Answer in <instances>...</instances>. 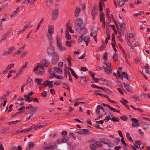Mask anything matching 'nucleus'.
Segmentation results:
<instances>
[{
	"label": "nucleus",
	"instance_id": "f257e3e1",
	"mask_svg": "<svg viewBox=\"0 0 150 150\" xmlns=\"http://www.w3.org/2000/svg\"><path fill=\"white\" fill-rule=\"evenodd\" d=\"M76 26L80 28L79 29H77V31L82 34H85L86 30L85 28V24L83 23L82 20L79 18L77 19L76 21Z\"/></svg>",
	"mask_w": 150,
	"mask_h": 150
},
{
	"label": "nucleus",
	"instance_id": "f03ea898",
	"mask_svg": "<svg viewBox=\"0 0 150 150\" xmlns=\"http://www.w3.org/2000/svg\"><path fill=\"white\" fill-rule=\"evenodd\" d=\"M58 35H57L56 36V40L57 42V46L59 48L61 51H63L66 50L65 48L62 47L61 41L60 38L59 37H58Z\"/></svg>",
	"mask_w": 150,
	"mask_h": 150
},
{
	"label": "nucleus",
	"instance_id": "7ed1b4c3",
	"mask_svg": "<svg viewBox=\"0 0 150 150\" xmlns=\"http://www.w3.org/2000/svg\"><path fill=\"white\" fill-rule=\"evenodd\" d=\"M15 50V48L13 47H12L9 48L8 50H5L4 51L2 56H4L7 55H10L13 51Z\"/></svg>",
	"mask_w": 150,
	"mask_h": 150
},
{
	"label": "nucleus",
	"instance_id": "20e7f679",
	"mask_svg": "<svg viewBox=\"0 0 150 150\" xmlns=\"http://www.w3.org/2000/svg\"><path fill=\"white\" fill-rule=\"evenodd\" d=\"M59 14V11L57 9L53 10L52 11V19L53 20H56L58 17Z\"/></svg>",
	"mask_w": 150,
	"mask_h": 150
},
{
	"label": "nucleus",
	"instance_id": "39448f33",
	"mask_svg": "<svg viewBox=\"0 0 150 150\" xmlns=\"http://www.w3.org/2000/svg\"><path fill=\"white\" fill-rule=\"evenodd\" d=\"M54 52L55 50L53 46L51 45L47 49V52L48 54L49 55H52L55 53Z\"/></svg>",
	"mask_w": 150,
	"mask_h": 150
},
{
	"label": "nucleus",
	"instance_id": "423d86ee",
	"mask_svg": "<svg viewBox=\"0 0 150 150\" xmlns=\"http://www.w3.org/2000/svg\"><path fill=\"white\" fill-rule=\"evenodd\" d=\"M53 144L51 146H50L47 147H46L44 148V149L45 150H53L54 149H56L57 148V146L56 144L55 143H52Z\"/></svg>",
	"mask_w": 150,
	"mask_h": 150
},
{
	"label": "nucleus",
	"instance_id": "0eeeda50",
	"mask_svg": "<svg viewBox=\"0 0 150 150\" xmlns=\"http://www.w3.org/2000/svg\"><path fill=\"white\" fill-rule=\"evenodd\" d=\"M80 83L82 85H85L87 83V80L85 76H80Z\"/></svg>",
	"mask_w": 150,
	"mask_h": 150
},
{
	"label": "nucleus",
	"instance_id": "6e6552de",
	"mask_svg": "<svg viewBox=\"0 0 150 150\" xmlns=\"http://www.w3.org/2000/svg\"><path fill=\"white\" fill-rule=\"evenodd\" d=\"M104 106H107L108 108L111 110H112L114 112H116L117 113H120V111L119 110H117L114 108L112 107L109 105L107 104L104 103H103L102 104Z\"/></svg>",
	"mask_w": 150,
	"mask_h": 150
},
{
	"label": "nucleus",
	"instance_id": "1a4fd4ad",
	"mask_svg": "<svg viewBox=\"0 0 150 150\" xmlns=\"http://www.w3.org/2000/svg\"><path fill=\"white\" fill-rule=\"evenodd\" d=\"M122 100H120V102L122 104H123L128 109H130L129 106L127 105L126 104V103H128V102L125 99L122 98Z\"/></svg>",
	"mask_w": 150,
	"mask_h": 150
},
{
	"label": "nucleus",
	"instance_id": "9d476101",
	"mask_svg": "<svg viewBox=\"0 0 150 150\" xmlns=\"http://www.w3.org/2000/svg\"><path fill=\"white\" fill-rule=\"evenodd\" d=\"M131 120L134 123H136V125H135L134 123L132 124V126L133 127H137L139 126V125L138 123V120L135 118H132L131 119Z\"/></svg>",
	"mask_w": 150,
	"mask_h": 150
},
{
	"label": "nucleus",
	"instance_id": "9b49d317",
	"mask_svg": "<svg viewBox=\"0 0 150 150\" xmlns=\"http://www.w3.org/2000/svg\"><path fill=\"white\" fill-rule=\"evenodd\" d=\"M28 145V148H26V150H32L34 147L35 144L32 142H29Z\"/></svg>",
	"mask_w": 150,
	"mask_h": 150
},
{
	"label": "nucleus",
	"instance_id": "f8f14e48",
	"mask_svg": "<svg viewBox=\"0 0 150 150\" xmlns=\"http://www.w3.org/2000/svg\"><path fill=\"white\" fill-rule=\"evenodd\" d=\"M100 22L102 21L103 25L104 24L105 25V21L104 17V13L103 12H101L100 13Z\"/></svg>",
	"mask_w": 150,
	"mask_h": 150
},
{
	"label": "nucleus",
	"instance_id": "ddd939ff",
	"mask_svg": "<svg viewBox=\"0 0 150 150\" xmlns=\"http://www.w3.org/2000/svg\"><path fill=\"white\" fill-rule=\"evenodd\" d=\"M124 87L126 88L127 91L130 92H132L133 90L131 87L129 85L126 84L125 82L124 83Z\"/></svg>",
	"mask_w": 150,
	"mask_h": 150
},
{
	"label": "nucleus",
	"instance_id": "4468645a",
	"mask_svg": "<svg viewBox=\"0 0 150 150\" xmlns=\"http://www.w3.org/2000/svg\"><path fill=\"white\" fill-rule=\"evenodd\" d=\"M52 55V60H54L56 62H58L59 60V56L58 55L57 53L55 52Z\"/></svg>",
	"mask_w": 150,
	"mask_h": 150
},
{
	"label": "nucleus",
	"instance_id": "2eb2a0df",
	"mask_svg": "<svg viewBox=\"0 0 150 150\" xmlns=\"http://www.w3.org/2000/svg\"><path fill=\"white\" fill-rule=\"evenodd\" d=\"M128 0H117L119 5L120 7H122L125 4V2H127Z\"/></svg>",
	"mask_w": 150,
	"mask_h": 150
},
{
	"label": "nucleus",
	"instance_id": "dca6fc26",
	"mask_svg": "<svg viewBox=\"0 0 150 150\" xmlns=\"http://www.w3.org/2000/svg\"><path fill=\"white\" fill-rule=\"evenodd\" d=\"M80 11V8L79 6H77L74 11L75 16L76 17H77L78 16Z\"/></svg>",
	"mask_w": 150,
	"mask_h": 150
},
{
	"label": "nucleus",
	"instance_id": "f3484780",
	"mask_svg": "<svg viewBox=\"0 0 150 150\" xmlns=\"http://www.w3.org/2000/svg\"><path fill=\"white\" fill-rule=\"evenodd\" d=\"M28 63V62H26L25 63V64L22 66L20 69H19L18 73L19 74H21L23 70L25 68L27 67V65Z\"/></svg>",
	"mask_w": 150,
	"mask_h": 150
},
{
	"label": "nucleus",
	"instance_id": "a211bd4d",
	"mask_svg": "<svg viewBox=\"0 0 150 150\" xmlns=\"http://www.w3.org/2000/svg\"><path fill=\"white\" fill-rule=\"evenodd\" d=\"M35 82L38 85H42V83L43 82V79L42 78H35Z\"/></svg>",
	"mask_w": 150,
	"mask_h": 150
},
{
	"label": "nucleus",
	"instance_id": "6ab92c4d",
	"mask_svg": "<svg viewBox=\"0 0 150 150\" xmlns=\"http://www.w3.org/2000/svg\"><path fill=\"white\" fill-rule=\"evenodd\" d=\"M68 69H70L71 71V72L72 75L76 79L78 78V76L76 74V73L70 67H69Z\"/></svg>",
	"mask_w": 150,
	"mask_h": 150
},
{
	"label": "nucleus",
	"instance_id": "aec40b11",
	"mask_svg": "<svg viewBox=\"0 0 150 150\" xmlns=\"http://www.w3.org/2000/svg\"><path fill=\"white\" fill-rule=\"evenodd\" d=\"M42 63L43 66L45 67H47L49 64V62L48 60L45 59H43L42 62Z\"/></svg>",
	"mask_w": 150,
	"mask_h": 150
},
{
	"label": "nucleus",
	"instance_id": "412c9836",
	"mask_svg": "<svg viewBox=\"0 0 150 150\" xmlns=\"http://www.w3.org/2000/svg\"><path fill=\"white\" fill-rule=\"evenodd\" d=\"M103 68L104 69V71L107 74H110L111 73L112 71L110 68L108 69L106 67L103 66Z\"/></svg>",
	"mask_w": 150,
	"mask_h": 150
},
{
	"label": "nucleus",
	"instance_id": "4be33fe9",
	"mask_svg": "<svg viewBox=\"0 0 150 150\" xmlns=\"http://www.w3.org/2000/svg\"><path fill=\"white\" fill-rule=\"evenodd\" d=\"M48 33L50 34H52L54 33V29L53 26L51 25L48 27Z\"/></svg>",
	"mask_w": 150,
	"mask_h": 150
},
{
	"label": "nucleus",
	"instance_id": "5701e85b",
	"mask_svg": "<svg viewBox=\"0 0 150 150\" xmlns=\"http://www.w3.org/2000/svg\"><path fill=\"white\" fill-rule=\"evenodd\" d=\"M54 71L57 73L62 74V70L60 68L57 67H55L54 68Z\"/></svg>",
	"mask_w": 150,
	"mask_h": 150
},
{
	"label": "nucleus",
	"instance_id": "b1692460",
	"mask_svg": "<svg viewBox=\"0 0 150 150\" xmlns=\"http://www.w3.org/2000/svg\"><path fill=\"white\" fill-rule=\"evenodd\" d=\"M69 137H65L64 139H63L61 140H58L57 141L59 143H67Z\"/></svg>",
	"mask_w": 150,
	"mask_h": 150
},
{
	"label": "nucleus",
	"instance_id": "393cba45",
	"mask_svg": "<svg viewBox=\"0 0 150 150\" xmlns=\"http://www.w3.org/2000/svg\"><path fill=\"white\" fill-rule=\"evenodd\" d=\"M100 141H101L102 143L104 144H107L108 143L110 142V141L109 140L107 139L103 138L100 139Z\"/></svg>",
	"mask_w": 150,
	"mask_h": 150
},
{
	"label": "nucleus",
	"instance_id": "a878e982",
	"mask_svg": "<svg viewBox=\"0 0 150 150\" xmlns=\"http://www.w3.org/2000/svg\"><path fill=\"white\" fill-rule=\"evenodd\" d=\"M19 7L17 8V9L16 10L12 13L11 14L10 17L12 18L14 16L16 15L18 12L19 11Z\"/></svg>",
	"mask_w": 150,
	"mask_h": 150
},
{
	"label": "nucleus",
	"instance_id": "bb28decb",
	"mask_svg": "<svg viewBox=\"0 0 150 150\" xmlns=\"http://www.w3.org/2000/svg\"><path fill=\"white\" fill-rule=\"evenodd\" d=\"M125 23L122 22L121 23L120 25V30L121 31H125Z\"/></svg>",
	"mask_w": 150,
	"mask_h": 150
},
{
	"label": "nucleus",
	"instance_id": "cd10ccee",
	"mask_svg": "<svg viewBox=\"0 0 150 150\" xmlns=\"http://www.w3.org/2000/svg\"><path fill=\"white\" fill-rule=\"evenodd\" d=\"M94 143L96 145V146H97L98 147H101L103 146V145L100 141H96Z\"/></svg>",
	"mask_w": 150,
	"mask_h": 150
},
{
	"label": "nucleus",
	"instance_id": "c85d7f7f",
	"mask_svg": "<svg viewBox=\"0 0 150 150\" xmlns=\"http://www.w3.org/2000/svg\"><path fill=\"white\" fill-rule=\"evenodd\" d=\"M83 41H84L85 42L86 45H88L90 41L89 37L87 36L84 37V39L83 40Z\"/></svg>",
	"mask_w": 150,
	"mask_h": 150
},
{
	"label": "nucleus",
	"instance_id": "c756f323",
	"mask_svg": "<svg viewBox=\"0 0 150 150\" xmlns=\"http://www.w3.org/2000/svg\"><path fill=\"white\" fill-rule=\"evenodd\" d=\"M38 109V107H33L32 109L29 110L27 112L29 113H30L35 111H36Z\"/></svg>",
	"mask_w": 150,
	"mask_h": 150
},
{
	"label": "nucleus",
	"instance_id": "7c9ffc66",
	"mask_svg": "<svg viewBox=\"0 0 150 150\" xmlns=\"http://www.w3.org/2000/svg\"><path fill=\"white\" fill-rule=\"evenodd\" d=\"M29 26L26 25L21 30L19 31L18 33V35L21 34L22 33L25 32L27 28Z\"/></svg>",
	"mask_w": 150,
	"mask_h": 150
},
{
	"label": "nucleus",
	"instance_id": "2f4dec72",
	"mask_svg": "<svg viewBox=\"0 0 150 150\" xmlns=\"http://www.w3.org/2000/svg\"><path fill=\"white\" fill-rule=\"evenodd\" d=\"M89 148L91 150H96V146L94 143L93 144L90 145Z\"/></svg>",
	"mask_w": 150,
	"mask_h": 150
},
{
	"label": "nucleus",
	"instance_id": "473e14b6",
	"mask_svg": "<svg viewBox=\"0 0 150 150\" xmlns=\"http://www.w3.org/2000/svg\"><path fill=\"white\" fill-rule=\"evenodd\" d=\"M126 137L130 141L133 142V140L131 138L129 132H127L126 133Z\"/></svg>",
	"mask_w": 150,
	"mask_h": 150
},
{
	"label": "nucleus",
	"instance_id": "72a5a7b5",
	"mask_svg": "<svg viewBox=\"0 0 150 150\" xmlns=\"http://www.w3.org/2000/svg\"><path fill=\"white\" fill-rule=\"evenodd\" d=\"M104 44L102 45L96 51L98 52V51H102L103 50H104L106 47V45L104 44V42H103Z\"/></svg>",
	"mask_w": 150,
	"mask_h": 150
},
{
	"label": "nucleus",
	"instance_id": "f704fd0d",
	"mask_svg": "<svg viewBox=\"0 0 150 150\" xmlns=\"http://www.w3.org/2000/svg\"><path fill=\"white\" fill-rule=\"evenodd\" d=\"M98 13V11H92L91 12V14L92 17L94 18L97 16Z\"/></svg>",
	"mask_w": 150,
	"mask_h": 150
},
{
	"label": "nucleus",
	"instance_id": "c9c22d12",
	"mask_svg": "<svg viewBox=\"0 0 150 150\" xmlns=\"http://www.w3.org/2000/svg\"><path fill=\"white\" fill-rule=\"evenodd\" d=\"M72 43H73V42H72V41H71V40L70 41H67L66 42L65 45L69 47H71V44H72Z\"/></svg>",
	"mask_w": 150,
	"mask_h": 150
},
{
	"label": "nucleus",
	"instance_id": "e433bc0d",
	"mask_svg": "<svg viewBox=\"0 0 150 150\" xmlns=\"http://www.w3.org/2000/svg\"><path fill=\"white\" fill-rule=\"evenodd\" d=\"M84 39V36L83 35H81V36H80L78 37V40L79 42V43L81 42L82 41H83V40Z\"/></svg>",
	"mask_w": 150,
	"mask_h": 150
},
{
	"label": "nucleus",
	"instance_id": "4c0bfd02",
	"mask_svg": "<svg viewBox=\"0 0 150 150\" xmlns=\"http://www.w3.org/2000/svg\"><path fill=\"white\" fill-rule=\"evenodd\" d=\"M117 76L118 78H120L121 80H123V77L121 74V72L119 71H117Z\"/></svg>",
	"mask_w": 150,
	"mask_h": 150
},
{
	"label": "nucleus",
	"instance_id": "58836bf2",
	"mask_svg": "<svg viewBox=\"0 0 150 150\" xmlns=\"http://www.w3.org/2000/svg\"><path fill=\"white\" fill-rule=\"evenodd\" d=\"M102 2L101 0H100L99 4V11L101 12L103 11L102 6Z\"/></svg>",
	"mask_w": 150,
	"mask_h": 150
},
{
	"label": "nucleus",
	"instance_id": "ea45409f",
	"mask_svg": "<svg viewBox=\"0 0 150 150\" xmlns=\"http://www.w3.org/2000/svg\"><path fill=\"white\" fill-rule=\"evenodd\" d=\"M53 0H46L47 4V6H51L52 4Z\"/></svg>",
	"mask_w": 150,
	"mask_h": 150
},
{
	"label": "nucleus",
	"instance_id": "a19ab883",
	"mask_svg": "<svg viewBox=\"0 0 150 150\" xmlns=\"http://www.w3.org/2000/svg\"><path fill=\"white\" fill-rule=\"evenodd\" d=\"M66 35L65 36L67 39L68 40H69L71 39V35L69 34V32H67V30L65 32Z\"/></svg>",
	"mask_w": 150,
	"mask_h": 150
},
{
	"label": "nucleus",
	"instance_id": "79ce46f5",
	"mask_svg": "<svg viewBox=\"0 0 150 150\" xmlns=\"http://www.w3.org/2000/svg\"><path fill=\"white\" fill-rule=\"evenodd\" d=\"M49 80H46V81H43V83H42V85H44L45 86H47L49 85Z\"/></svg>",
	"mask_w": 150,
	"mask_h": 150
},
{
	"label": "nucleus",
	"instance_id": "37998d69",
	"mask_svg": "<svg viewBox=\"0 0 150 150\" xmlns=\"http://www.w3.org/2000/svg\"><path fill=\"white\" fill-rule=\"evenodd\" d=\"M53 81H49V85H48V87L49 88H52L54 87V86L53 84Z\"/></svg>",
	"mask_w": 150,
	"mask_h": 150
},
{
	"label": "nucleus",
	"instance_id": "c03bdc74",
	"mask_svg": "<svg viewBox=\"0 0 150 150\" xmlns=\"http://www.w3.org/2000/svg\"><path fill=\"white\" fill-rule=\"evenodd\" d=\"M122 75V76L124 78H126L127 79L129 80V79L128 77V75L125 72H123L121 74Z\"/></svg>",
	"mask_w": 150,
	"mask_h": 150
},
{
	"label": "nucleus",
	"instance_id": "a18cd8bd",
	"mask_svg": "<svg viewBox=\"0 0 150 150\" xmlns=\"http://www.w3.org/2000/svg\"><path fill=\"white\" fill-rule=\"evenodd\" d=\"M82 131H83V134H89L90 131L88 129H83L82 130Z\"/></svg>",
	"mask_w": 150,
	"mask_h": 150
},
{
	"label": "nucleus",
	"instance_id": "49530a36",
	"mask_svg": "<svg viewBox=\"0 0 150 150\" xmlns=\"http://www.w3.org/2000/svg\"><path fill=\"white\" fill-rule=\"evenodd\" d=\"M30 1V0H25V1L23 2L22 6L23 7L25 6V4H26V5H28Z\"/></svg>",
	"mask_w": 150,
	"mask_h": 150
},
{
	"label": "nucleus",
	"instance_id": "de8ad7c7",
	"mask_svg": "<svg viewBox=\"0 0 150 150\" xmlns=\"http://www.w3.org/2000/svg\"><path fill=\"white\" fill-rule=\"evenodd\" d=\"M120 118L123 121H127L128 120L127 117L126 116H122Z\"/></svg>",
	"mask_w": 150,
	"mask_h": 150
},
{
	"label": "nucleus",
	"instance_id": "09e8293b",
	"mask_svg": "<svg viewBox=\"0 0 150 150\" xmlns=\"http://www.w3.org/2000/svg\"><path fill=\"white\" fill-rule=\"evenodd\" d=\"M70 20H69V21L66 23V30H67V32H68V27H69L70 25Z\"/></svg>",
	"mask_w": 150,
	"mask_h": 150
},
{
	"label": "nucleus",
	"instance_id": "8fccbe9b",
	"mask_svg": "<svg viewBox=\"0 0 150 150\" xmlns=\"http://www.w3.org/2000/svg\"><path fill=\"white\" fill-rule=\"evenodd\" d=\"M107 52H105L103 55V58L104 59L105 61H106L107 60Z\"/></svg>",
	"mask_w": 150,
	"mask_h": 150
},
{
	"label": "nucleus",
	"instance_id": "3c124183",
	"mask_svg": "<svg viewBox=\"0 0 150 150\" xmlns=\"http://www.w3.org/2000/svg\"><path fill=\"white\" fill-rule=\"evenodd\" d=\"M103 63L107 67L109 68H111V65L110 63H106V62H104Z\"/></svg>",
	"mask_w": 150,
	"mask_h": 150
},
{
	"label": "nucleus",
	"instance_id": "603ef678",
	"mask_svg": "<svg viewBox=\"0 0 150 150\" xmlns=\"http://www.w3.org/2000/svg\"><path fill=\"white\" fill-rule=\"evenodd\" d=\"M110 29V27H106V35L108 34V35H110L109 33Z\"/></svg>",
	"mask_w": 150,
	"mask_h": 150
},
{
	"label": "nucleus",
	"instance_id": "864d4df0",
	"mask_svg": "<svg viewBox=\"0 0 150 150\" xmlns=\"http://www.w3.org/2000/svg\"><path fill=\"white\" fill-rule=\"evenodd\" d=\"M24 97L25 98V101H27L28 100V101L29 100V99H30L31 98V97H30V96H29L27 95H24Z\"/></svg>",
	"mask_w": 150,
	"mask_h": 150
},
{
	"label": "nucleus",
	"instance_id": "5fc2aeb1",
	"mask_svg": "<svg viewBox=\"0 0 150 150\" xmlns=\"http://www.w3.org/2000/svg\"><path fill=\"white\" fill-rule=\"evenodd\" d=\"M70 136L74 140H75L76 139V137L74 134L72 133H69Z\"/></svg>",
	"mask_w": 150,
	"mask_h": 150
},
{
	"label": "nucleus",
	"instance_id": "6e6d98bb",
	"mask_svg": "<svg viewBox=\"0 0 150 150\" xmlns=\"http://www.w3.org/2000/svg\"><path fill=\"white\" fill-rule=\"evenodd\" d=\"M110 120L114 122L119 121L118 119L116 118L115 117H112V118L110 119Z\"/></svg>",
	"mask_w": 150,
	"mask_h": 150
},
{
	"label": "nucleus",
	"instance_id": "4d7b16f0",
	"mask_svg": "<svg viewBox=\"0 0 150 150\" xmlns=\"http://www.w3.org/2000/svg\"><path fill=\"white\" fill-rule=\"evenodd\" d=\"M100 109L99 105H98L97 107L96 110V113L97 115H98L100 113Z\"/></svg>",
	"mask_w": 150,
	"mask_h": 150
},
{
	"label": "nucleus",
	"instance_id": "13d9d810",
	"mask_svg": "<svg viewBox=\"0 0 150 150\" xmlns=\"http://www.w3.org/2000/svg\"><path fill=\"white\" fill-rule=\"evenodd\" d=\"M61 134H62V137H65L67 135V134L66 131H63L61 133Z\"/></svg>",
	"mask_w": 150,
	"mask_h": 150
},
{
	"label": "nucleus",
	"instance_id": "bf43d9fd",
	"mask_svg": "<svg viewBox=\"0 0 150 150\" xmlns=\"http://www.w3.org/2000/svg\"><path fill=\"white\" fill-rule=\"evenodd\" d=\"M80 70L83 71H88L87 69L85 67H82L80 69Z\"/></svg>",
	"mask_w": 150,
	"mask_h": 150
},
{
	"label": "nucleus",
	"instance_id": "052dcab7",
	"mask_svg": "<svg viewBox=\"0 0 150 150\" xmlns=\"http://www.w3.org/2000/svg\"><path fill=\"white\" fill-rule=\"evenodd\" d=\"M14 63H12L11 64H9L8 65L7 67L8 68V69H11V68L14 67Z\"/></svg>",
	"mask_w": 150,
	"mask_h": 150
},
{
	"label": "nucleus",
	"instance_id": "680f3d73",
	"mask_svg": "<svg viewBox=\"0 0 150 150\" xmlns=\"http://www.w3.org/2000/svg\"><path fill=\"white\" fill-rule=\"evenodd\" d=\"M55 77L58 79H63L64 78L63 76L57 74H55Z\"/></svg>",
	"mask_w": 150,
	"mask_h": 150
},
{
	"label": "nucleus",
	"instance_id": "e2e57ef3",
	"mask_svg": "<svg viewBox=\"0 0 150 150\" xmlns=\"http://www.w3.org/2000/svg\"><path fill=\"white\" fill-rule=\"evenodd\" d=\"M27 52L25 51H24L20 56L21 58H23L25 57L27 54Z\"/></svg>",
	"mask_w": 150,
	"mask_h": 150
},
{
	"label": "nucleus",
	"instance_id": "0e129e2a",
	"mask_svg": "<svg viewBox=\"0 0 150 150\" xmlns=\"http://www.w3.org/2000/svg\"><path fill=\"white\" fill-rule=\"evenodd\" d=\"M37 65L38 67H39L41 70H44V69L43 67L42 66V64L40 63H38L37 64Z\"/></svg>",
	"mask_w": 150,
	"mask_h": 150
},
{
	"label": "nucleus",
	"instance_id": "69168bd1",
	"mask_svg": "<svg viewBox=\"0 0 150 150\" xmlns=\"http://www.w3.org/2000/svg\"><path fill=\"white\" fill-rule=\"evenodd\" d=\"M107 145L108 146V147L110 148H111L112 147H114V144L111 143V142L110 141V142H109L108 144H107Z\"/></svg>",
	"mask_w": 150,
	"mask_h": 150
},
{
	"label": "nucleus",
	"instance_id": "338daca9",
	"mask_svg": "<svg viewBox=\"0 0 150 150\" xmlns=\"http://www.w3.org/2000/svg\"><path fill=\"white\" fill-rule=\"evenodd\" d=\"M118 58V56L116 54V53H115V54L114 55L113 59L115 61H117L118 60L117 59Z\"/></svg>",
	"mask_w": 150,
	"mask_h": 150
},
{
	"label": "nucleus",
	"instance_id": "774afa93",
	"mask_svg": "<svg viewBox=\"0 0 150 150\" xmlns=\"http://www.w3.org/2000/svg\"><path fill=\"white\" fill-rule=\"evenodd\" d=\"M110 119V117L109 116H106L104 120L105 122H108Z\"/></svg>",
	"mask_w": 150,
	"mask_h": 150
}]
</instances>
